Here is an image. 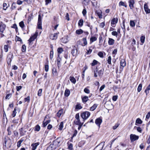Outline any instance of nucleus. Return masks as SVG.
<instances>
[{
  "mask_svg": "<svg viewBox=\"0 0 150 150\" xmlns=\"http://www.w3.org/2000/svg\"><path fill=\"white\" fill-rule=\"evenodd\" d=\"M90 113L88 111H85L81 114V117L83 119V121L87 119L90 116Z\"/></svg>",
  "mask_w": 150,
  "mask_h": 150,
  "instance_id": "nucleus-1",
  "label": "nucleus"
},
{
  "mask_svg": "<svg viewBox=\"0 0 150 150\" xmlns=\"http://www.w3.org/2000/svg\"><path fill=\"white\" fill-rule=\"evenodd\" d=\"M139 137L135 134H131L130 135V139L131 142H132L138 139Z\"/></svg>",
  "mask_w": 150,
  "mask_h": 150,
  "instance_id": "nucleus-2",
  "label": "nucleus"
},
{
  "mask_svg": "<svg viewBox=\"0 0 150 150\" xmlns=\"http://www.w3.org/2000/svg\"><path fill=\"white\" fill-rule=\"evenodd\" d=\"M60 142V140L59 138H57L56 140L54 141L53 142V144L54 146V148L59 146V143Z\"/></svg>",
  "mask_w": 150,
  "mask_h": 150,
  "instance_id": "nucleus-3",
  "label": "nucleus"
},
{
  "mask_svg": "<svg viewBox=\"0 0 150 150\" xmlns=\"http://www.w3.org/2000/svg\"><path fill=\"white\" fill-rule=\"evenodd\" d=\"M42 19L41 15L40 14L38 15V29H42Z\"/></svg>",
  "mask_w": 150,
  "mask_h": 150,
  "instance_id": "nucleus-4",
  "label": "nucleus"
},
{
  "mask_svg": "<svg viewBox=\"0 0 150 150\" xmlns=\"http://www.w3.org/2000/svg\"><path fill=\"white\" fill-rule=\"evenodd\" d=\"M72 48L71 50V53L73 56H76L77 55V50L76 47L74 46L72 47Z\"/></svg>",
  "mask_w": 150,
  "mask_h": 150,
  "instance_id": "nucleus-5",
  "label": "nucleus"
},
{
  "mask_svg": "<svg viewBox=\"0 0 150 150\" xmlns=\"http://www.w3.org/2000/svg\"><path fill=\"white\" fill-rule=\"evenodd\" d=\"M38 33L36 32L28 40L29 44H30L38 36Z\"/></svg>",
  "mask_w": 150,
  "mask_h": 150,
  "instance_id": "nucleus-6",
  "label": "nucleus"
},
{
  "mask_svg": "<svg viewBox=\"0 0 150 150\" xmlns=\"http://www.w3.org/2000/svg\"><path fill=\"white\" fill-rule=\"evenodd\" d=\"M19 130L20 134L21 136L25 135L27 131V130L23 128H21Z\"/></svg>",
  "mask_w": 150,
  "mask_h": 150,
  "instance_id": "nucleus-7",
  "label": "nucleus"
},
{
  "mask_svg": "<svg viewBox=\"0 0 150 150\" xmlns=\"http://www.w3.org/2000/svg\"><path fill=\"white\" fill-rule=\"evenodd\" d=\"M6 26L3 23H0V32L2 33L4 32V31L5 29Z\"/></svg>",
  "mask_w": 150,
  "mask_h": 150,
  "instance_id": "nucleus-8",
  "label": "nucleus"
},
{
  "mask_svg": "<svg viewBox=\"0 0 150 150\" xmlns=\"http://www.w3.org/2000/svg\"><path fill=\"white\" fill-rule=\"evenodd\" d=\"M118 18H114L111 21V26L113 27H115V25L117 23Z\"/></svg>",
  "mask_w": 150,
  "mask_h": 150,
  "instance_id": "nucleus-9",
  "label": "nucleus"
},
{
  "mask_svg": "<svg viewBox=\"0 0 150 150\" xmlns=\"http://www.w3.org/2000/svg\"><path fill=\"white\" fill-rule=\"evenodd\" d=\"M102 122V120L100 118L96 119L95 121L96 124L99 127V128Z\"/></svg>",
  "mask_w": 150,
  "mask_h": 150,
  "instance_id": "nucleus-10",
  "label": "nucleus"
},
{
  "mask_svg": "<svg viewBox=\"0 0 150 150\" xmlns=\"http://www.w3.org/2000/svg\"><path fill=\"white\" fill-rule=\"evenodd\" d=\"M144 10L146 13H150V10L148 8V5L146 3H145L144 4Z\"/></svg>",
  "mask_w": 150,
  "mask_h": 150,
  "instance_id": "nucleus-11",
  "label": "nucleus"
},
{
  "mask_svg": "<svg viewBox=\"0 0 150 150\" xmlns=\"http://www.w3.org/2000/svg\"><path fill=\"white\" fill-rule=\"evenodd\" d=\"M40 143L39 142L32 144L31 146L32 147V150H35L37 148V146Z\"/></svg>",
  "mask_w": 150,
  "mask_h": 150,
  "instance_id": "nucleus-12",
  "label": "nucleus"
},
{
  "mask_svg": "<svg viewBox=\"0 0 150 150\" xmlns=\"http://www.w3.org/2000/svg\"><path fill=\"white\" fill-rule=\"evenodd\" d=\"M129 6L130 8L132 9L134 8V0H130L129 1Z\"/></svg>",
  "mask_w": 150,
  "mask_h": 150,
  "instance_id": "nucleus-13",
  "label": "nucleus"
},
{
  "mask_svg": "<svg viewBox=\"0 0 150 150\" xmlns=\"http://www.w3.org/2000/svg\"><path fill=\"white\" fill-rule=\"evenodd\" d=\"M120 65L121 67L123 68L126 65V63L124 59H122L121 60L120 62ZM123 69V68H122V70Z\"/></svg>",
  "mask_w": 150,
  "mask_h": 150,
  "instance_id": "nucleus-14",
  "label": "nucleus"
},
{
  "mask_svg": "<svg viewBox=\"0 0 150 150\" xmlns=\"http://www.w3.org/2000/svg\"><path fill=\"white\" fill-rule=\"evenodd\" d=\"M57 33H55L54 34H51L50 35V38L52 40H56L57 38Z\"/></svg>",
  "mask_w": 150,
  "mask_h": 150,
  "instance_id": "nucleus-15",
  "label": "nucleus"
},
{
  "mask_svg": "<svg viewBox=\"0 0 150 150\" xmlns=\"http://www.w3.org/2000/svg\"><path fill=\"white\" fill-rule=\"evenodd\" d=\"M94 72V76L95 77H97L98 75L97 74H98V69L97 67H96L93 71Z\"/></svg>",
  "mask_w": 150,
  "mask_h": 150,
  "instance_id": "nucleus-16",
  "label": "nucleus"
},
{
  "mask_svg": "<svg viewBox=\"0 0 150 150\" xmlns=\"http://www.w3.org/2000/svg\"><path fill=\"white\" fill-rule=\"evenodd\" d=\"M109 40L108 41V44L109 45H112L114 43L115 40L114 39L111 38H109Z\"/></svg>",
  "mask_w": 150,
  "mask_h": 150,
  "instance_id": "nucleus-17",
  "label": "nucleus"
},
{
  "mask_svg": "<svg viewBox=\"0 0 150 150\" xmlns=\"http://www.w3.org/2000/svg\"><path fill=\"white\" fill-rule=\"evenodd\" d=\"M98 105L96 104H94L93 106L90 108V110L91 111H94L97 107Z\"/></svg>",
  "mask_w": 150,
  "mask_h": 150,
  "instance_id": "nucleus-18",
  "label": "nucleus"
},
{
  "mask_svg": "<svg viewBox=\"0 0 150 150\" xmlns=\"http://www.w3.org/2000/svg\"><path fill=\"white\" fill-rule=\"evenodd\" d=\"M69 80L71 81L74 84H75L76 83V80L73 76H70L69 77Z\"/></svg>",
  "mask_w": 150,
  "mask_h": 150,
  "instance_id": "nucleus-19",
  "label": "nucleus"
},
{
  "mask_svg": "<svg viewBox=\"0 0 150 150\" xmlns=\"http://www.w3.org/2000/svg\"><path fill=\"white\" fill-rule=\"evenodd\" d=\"M88 100V97L87 96H85L82 98V101L84 103H86Z\"/></svg>",
  "mask_w": 150,
  "mask_h": 150,
  "instance_id": "nucleus-20",
  "label": "nucleus"
},
{
  "mask_svg": "<svg viewBox=\"0 0 150 150\" xmlns=\"http://www.w3.org/2000/svg\"><path fill=\"white\" fill-rule=\"evenodd\" d=\"M74 122L75 124L77 125H81L82 124H83V123H81L80 122V119L76 120H75L74 121Z\"/></svg>",
  "mask_w": 150,
  "mask_h": 150,
  "instance_id": "nucleus-21",
  "label": "nucleus"
},
{
  "mask_svg": "<svg viewBox=\"0 0 150 150\" xmlns=\"http://www.w3.org/2000/svg\"><path fill=\"white\" fill-rule=\"evenodd\" d=\"M98 64H100L99 62L97 60L94 59L93 60V62L91 64L92 66H93L97 65Z\"/></svg>",
  "mask_w": 150,
  "mask_h": 150,
  "instance_id": "nucleus-22",
  "label": "nucleus"
},
{
  "mask_svg": "<svg viewBox=\"0 0 150 150\" xmlns=\"http://www.w3.org/2000/svg\"><path fill=\"white\" fill-rule=\"evenodd\" d=\"M70 91L68 89H66L64 92V95L65 96H68L70 94Z\"/></svg>",
  "mask_w": 150,
  "mask_h": 150,
  "instance_id": "nucleus-23",
  "label": "nucleus"
},
{
  "mask_svg": "<svg viewBox=\"0 0 150 150\" xmlns=\"http://www.w3.org/2000/svg\"><path fill=\"white\" fill-rule=\"evenodd\" d=\"M103 72L104 69H101L98 71V75H99V76H101L103 75Z\"/></svg>",
  "mask_w": 150,
  "mask_h": 150,
  "instance_id": "nucleus-24",
  "label": "nucleus"
},
{
  "mask_svg": "<svg viewBox=\"0 0 150 150\" xmlns=\"http://www.w3.org/2000/svg\"><path fill=\"white\" fill-rule=\"evenodd\" d=\"M76 33L78 35H80L83 33V31L82 29H79L77 30L76 31Z\"/></svg>",
  "mask_w": 150,
  "mask_h": 150,
  "instance_id": "nucleus-25",
  "label": "nucleus"
},
{
  "mask_svg": "<svg viewBox=\"0 0 150 150\" xmlns=\"http://www.w3.org/2000/svg\"><path fill=\"white\" fill-rule=\"evenodd\" d=\"M103 53L105 54L103 52H99L98 53V55L100 57L103 58Z\"/></svg>",
  "mask_w": 150,
  "mask_h": 150,
  "instance_id": "nucleus-26",
  "label": "nucleus"
},
{
  "mask_svg": "<svg viewBox=\"0 0 150 150\" xmlns=\"http://www.w3.org/2000/svg\"><path fill=\"white\" fill-rule=\"evenodd\" d=\"M83 20L82 19H80L78 22V25L80 27L82 26L83 24Z\"/></svg>",
  "mask_w": 150,
  "mask_h": 150,
  "instance_id": "nucleus-27",
  "label": "nucleus"
},
{
  "mask_svg": "<svg viewBox=\"0 0 150 150\" xmlns=\"http://www.w3.org/2000/svg\"><path fill=\"white\" fill-rule=\"evenodd\" d=\"M40 129V127L38 125H36L35 127V131H39Z\"/></svg>",
  "mask_w": 150,
  "mask_h": 150,
  "instance_id": "nucleus-28",
  "label": "nucleus"
},
{
  "mask_svg": "<svg viewBox=\"0 0 150 150\" xmlns=\"http://www.w3.org/2000/svg\"><path fill=\"white\" fill-rule=\"evenodd\" d=\"M50 122V120H48L47 121H46V122H44V121H43V127H45L46 125H47Z\"/></svg>",
  "mask_w": 150,
  "mask_h": 150,
  "instance_id": "nucleus-29",
  "label": "nucleus"
},
{
  "mask_svg": "<svg viewBox=\"0 0 150 150\" xmlns=\"http://www.w3.org/2000/svg\"><path fill=\"white\" fill-rule=\"evenodd\" d=\"M63 109L59 110L57 113V116L58 117H59L62 115L63 113Z\"/></svg>",
  "mask_w": 150,
  "mask_h": 150,
  "instance_id": "nucleus-30",
  "label": "nucleus"
},
{
  "mask_svg": "<svg viewBox=\"0 0 150 150\" xmlns=\"http://www.w3.org/2000/svg\"><path fill=\"white\" fill-rule=\"evenodd\" d=\"M61 61V58H59L58 59H57V64L58 67H59L61 66L60 62Z\"/></svg>",
  "mask_w": 150,
  "mask_h": 150,
  "instance_id": "nucleus-31",
  "label": "nucleus"
},
{
  "mask_svg": "<svg viewBox=\"0 0 150 150\" xmlns=\"http://www.w3.org/2000/svg\"><path fill=\"white\" fill-rule=\"evenodd\" d=\"M64 126V123L63 122H61L59 126V129L60 130H62L63 129Z\"/></svg>",
  "mask_w": 150,
  "mask_h": 150,
  "instance_id": "nucleus-32",
  "label": "nucleus"
},
{
  "mask_svg": "<svg viewBox=\"0 0 150 150\" xmlns=\"http://www.w3.org/2000/svg\"><path fill=\"white\" fill-rule=\"evenodd\" d=\"M145 37L144 36H142L140 37V41L142 43H143L145 41Z\"/></svg>",
  "mask_w": 150,
  "mask_h": 150,
  "instance_id": "nucleus-33",
  "label": "nucleus"
},
{
  "mask_svg": "<svg viewBox=\"0 0 150 150\" xmlns=\"http://www.w3.org/2000/svg\"><path fill=\"white\" fill-rule=\"evenodd\" d=\"M57 53L61 54L63 51V49L62 47H59L57 49Z\"/></svg>",
  "mask_w": 150,
  "mask_h": 150,
  "instance_id": "nucleus-34",
  "label": "nucleus"
},
{
  "mask_svg": "<svg viewBox=\"0 0 150 150\" xmlns=\"http://www.w3.org/2000/svg\"><path fill=\"white\" fill-rule=\"evenodd\" d=\"M9 6L8 5V6H7V4L5 3H4L3 4V9L5 10H6Z\"/></svg>",
  "mask_w": 150,
  "mask_h": 150,
  "instance_id": "nucleus-35",
  "label": "nucleus"
},
{
  "mask_svg": "<svg viewBox=\"0 0 150 150\" xmlns=\"http://www.w3.org/2000/svg\"><path fill=\"white\" fill-rule=\"evenodd\" d=\"M130 25L131 27H134L135 25V22L131 20L130 22Z\"/></svg>",
  "mask_w": 150,
  "mask_h": 150,
  "instance_id": "nucleus-36",
  "label": "nucleus"
},
{
  "mask_svg": "<svg viewBox=\"0 0 150 150\" xmlns=\"http://www.w3.org/2000/svg\"><path fill=\"white\" fill-rule=\"evenodd\" d=\"M23 140L21 139L18 142L17 146L18 147H19L21 145V144L23 142Z\"/></svg>",
  "mask_w": 150,
  "mask_h": 150,
  "instance_id": "nucleus-37",
  "label": "nucleus"
},
{
  "mask_svg": "<svg viewBox=\"0 0 150 150\" xmlns=\"http://www.w3.org/2000/svg\"><path fill=\"white\" fill-rule=\"evenodd\" d=\"M142 120L139 118H138L136 120V123L141 124L142 123Z\"/></svg>",
  "mask_w": 150,
  "mask_h": 150,
  "instance_id": "nucleus-38",
  "label": "nucleus"
},
{
  "mask_svg": "<svg viewBox=\"0 0 150 150\" xmlns=\"http://www.w3.org/2000/svg\"><path fill=\"white\" fill-rule=\"evenodd\" d=\"M119 5L120 6H123L126 7L127 6V5L126 4H125V3L122 1H121L119 2Z\"/></svg>",
  "mask_w": 150,
  "mask_h": 150,
  "instance_id": "nucleus-39",
  "label": "nucleus"
},
{
  "mask_svg": "<svg viewBox=\"0 0 150 150\" xmlns=\"http://www.w3.org/2000/svg\"><path fill=\"white\" fill-rule=\"evenodd\" d=\"M142 87V85L141 84H140L138 87L137 88V91L139 92L141 90Z\"/></svg>",
  "mask_w": 150,
  "mask_h": 150,
  "instance_id": "nucleus-40",
  "label": "nucleus"
},
{
  "mask_svg": "<svg viewBox=\"0 0 150 150\" xmlns=\"http://www.w3.org/2000/svg\"><path fill=\"white\" fill-rule=\"evenodd\" d=\"M82 108V107L80 104H77L76 106V109H80Z\"/></svg>",
  "mask_w": 150,
  "mask_h": 150,
  "instance_id": "nucleus-41",
  "label": "nucleus"
},
{
  "mask_svg": "<svg viewBox=\"0 0 150 150\" xmlns=\"http://www.w3.org/2000/svg\"><path fill=\"white\" fill-rule=\"evenodd\" d=\"M19 26L22 28H24V27L25 25L24 23V22L23 21H21L19 23Z\"/></svg>",
  "mask_w": 150,
  "mask_h": 150,
  "instance_id": "nucleus-42",
  "label": "nucleus"
},
{
  "mask_svg": "<svg viewBox=\"0 0 150 150\" xmlns=\"http://www.w3.org/2000/svg\"><path fill=\"white\" fill-rule=\"evenodd\" d=\"M8 45H5L4 47V50L5 52H7L8 51Z\"/></svg>",
  "mask_w": 150,
  "mask_h": 150,
  "instance_id": "nucleus-43",
  "label": "nucleus"
},
{
  "mask_svg": "<svg viewBox=\"0 0 150 150\" xmlns=\"http://www.w3.org/2000/svg\"><path fill=\"white\" fill-rule=\"evenodd\" d=\"M97 38L95 37H93L90 38V41L91 42H93L97 40Z\"/></svg>",
  "mask_w": 150,
  "mask_h": 150,
  "instance_id": "nucleus-44",
  "label": "nucleus"
},
{
  "mask_svg": "<svg viewBox=\"0 0 150 150\" xmlns=\"http://www.w3.org/2000/svg\"><path fill=\"white\" fill-rule=\"evenodd\" d=\"M84 91L85 92V93L87 94L89 93L90 92L89 90L86 88H85L84 89Z\"/></svg>",
  "mask_w": 150,
  "mask_h": 150,
  "instance_id": "nucleus-45",
  "label": "nucleus"
},
{
  "mask_svg": "<svg viewBox=\"0 0 150 150\" xmlns=\"http://www.w3.org/2000/svg\"><path fill=\"white\" fill-rule=\"evenodd\" d=\"M16 108H15L13 111V113L12 114V116L13 117H14L16 115Z\"/></svg>",
  "mask_w": 150,
  "mask_h": 150,
  "instance_id": "nucleus-46",
  "label": "nucleus"
},
{
  "mask_svg": "<svg viewBox=\"0 0 150 150\" xmlns=\"http://www.w3.org/2000/svg\"><path fill=\"white\" fill-rule=\"evenodd\" d=\"M53 50L52 49V50L50 52V58L51 59H52L53 57Z\"/></svg>",
  "mask_w": 150,
  "mask_h": 150,
  "instance_id": "nucleus-47",
  "label": "nucleus"
},
{
  "mask_svg": "<svg viewBox=\"0 0 150 150\" xmlns=\"http://www.w3.org/2000/svg\"><path fill=\"white\" fill-rule=\"evenodd\" d=\"M26 47L25 45H23L22 47V52H24L26 50Z\"/></svg>",
  "mask_w": 150,
  "mask_h": 150,
  "instance_id": "nucleus-48",
  "label": "nucleus"
},
{
  "mask_svg": "<svg viewBox=\"0 0 150 150\" xmlns=\"http://www.w3.org/2000/svg\"><path fill=\"white\" fill-rule=\"evenodd\" d=\"M7 130L8 132V135H10L11 134V130L10 127H9L8 128Z\"/></svg>",
  "mask_w": 150,
  "mask_h": 150,
  "instance_id": "nucleus-49",
  "label": "nucleus"
},
{
  "mask_svg": "<svg viewBox=\"0 0 150 150\" xmlns=\"http://www.w3.org/2000/svg\"><path fill=\"white\" fill-rule=\"evenodd\" d=\"M111 58L110 56H109L108 57V59L107 60L109 64H111Z\"/></svg>",
  "mask_w": 150,
  "mask_h": 150,
  "instance_id": "nucleus-50",
  "label": "nucleus"
},
{
  "mask_svg": "<svg viewBox=\"0 0 150 150\" xmlns=\"http://www.w3.org/2000/svg\"><path fill=\"white\" fill-rule=\"evenodd\" d=\"M120 124L119 123H117L115 124V125L113 127V129H116L119 125Z\"/></svg>",
  "mask_w": 150,
  "mask_h": 150,
  "instance_id": "nucleus-51",
  "label": "nucleus"
},
{
  "mask_svg": "<svg viewBox=\"0 0 150 150\" xmlns=\"http://www.w3.org/2000/svg\"><path fill=\"white\" fill-rule=\"evenodd\" d=\"M42 90L41 89H39L38 92V95L39 96H41V93L42 92Z\"/></svg>",
  "mask_w": 150,
  "mask_h": 150,
  "instance_id": "nucleus-52",
  "label": "nucleus"
},
{
  "mask_svg": "<svg viewBox=\"0 0 150 150\" xmlns=\"http://www.w3.org/2000/svg\"><path fill=\"white\" fill-rule=\"evenodd\" d=\"M112 35L116 36V37L117 36L118 34L117 32L115 31H113L112 32Z\"/></svg>",
  "mask_w": 150,
  "mask_h": 150,
  "instance_id": "nucleus-53",
  "label": "nucleus"
},
{
  "mask_svg": "<svg viewBox=\"0 0 150 150\" xmlns=\"http://www.w3.org/2000/svg\"><path fill=\"white\" fill-rule=\"evenodd\" d=\"M11 94L10 93L7 95L6 96L5 98L6 99H9L11 97Z\"/></svg>",
  "mask_w": 150,
  "mask_h": 150,
  "instance_id": "nucleus-54",
  "label": "nucleus"
},
{
  "mask_svg": "<svg viewBox=\"0 0 150 150\" xmlns=\"http://www.w3.org/2000/svg\"><path fill=\"white\" fill-rule=\"evenodd\" d=\"M77 130H75L74 132V134H73V135L72 137H71V138H72L76 136V135L77 134Z\"/></svg>",
  "mask_w": 150,
  "mask_h": 150,
  "instance_id": "nucleus-55",
  "label": "nucleus"
},
{
  "mask_svg": "<svg viewBox=\"0 0 150 150\" xmlns=\"http://www.w3.org/2000/svg\"><path fill=\"white\" fill-rule=\"evenodd\" d=\"M68 149L70 150L73 149V144H70L68 147Z\"/></svg>",
  "mask_w": 150,
  "mask_h": 150,
  "instance_id": "nucleus-56",
  "label": "nucleus"
},
{
  "mask_svg": "<svg viewBox=\"0 0 150 150\" xmlns=\"http://www.w3.org/2000/svg\"><path fill=\"white\" fill-rule=\"evenodd\" d=\"M83 44L84 45H86L87 44V41L86 38H83Z\"/></svg>",
  "mask_w": 150,
  "mask_h": 150,
  "instance_id": "nucleus-57",
  "label": "nucleus"
},
{
  "mask_svg": "<svg viewBox=\"0 0 150 150\" xmlns=\"http://www.w3.org/2000/svg\"><path fill=\"white\" fill-rule=\"evenodd\" d=\"M45 70L46 72L48 71L49 66L48 65H45Z\"/></svg>",
  "mask_w": 150,
  "mask_h": 150,
  "instance_id": "nucleus-58",
  "label": "nucleus"
},
{
  "mask_svg": "<svg viewBox=\"0 0 150 150\" xmlns=\"http://www.w3.org/2000/svg\"><path fill=\"white\" fill-rule=\"evenodd\" d=\"M97 14L98 15L99 18H102V15L101 14V12H99L97 13Z\"/></svg>",
  "mask_w": 150,
  "mask_h": 150,
  "instance_id": "nucleus-59",
  "label": "nucleus"
},
{
  "mask_svg": "<svg viewBox=\"0 0 150 150\" xmlns=\"http://www.w3.org/2000/svg\"><path fill=\"white\" fill-rule=\"evenodd\" d=\"M105 85H103L102 86H101V87H100L99 91H102L105 88Z\"/></svg>",
  "mask_w": 150,
  "mask_h": 150,
  "instance_id": "nucleus-60",
  "label": "nucleus"
},
{
  "mask_svg": "<svg viewBox=\"0 0 150 150\" xmlns=\"http://www.w3.org/2000/svg\"><path fill=\"white\" fill-rule=\"evenodd\" d=\"M75 117L76 120L79 119V113H77Z\"/></svg>",
  "mask_w": 150,
  "mask_h": 150,
  "instance_id": "nucleus-61",
  "label": "nucleus"
},
{
  "mask_svg": "<svg viewBox=\"0 0 150 150\" xmlns=\"http://www.w3.org/2000/svg\"><path fill=\"white\" fill-rule=\"evenodd\" d=\"M117 96H114L112 97V100L114 101H115L117 100Z\"/></svg>",
  "mask_w": 150,
  "mask_h": 150,
  "instance_id": "nucleus-62",
  "label": "nucleus"
},
{
  "mask_svg": "<svg viewBox=\"0 0 150 150\" xmlns=\"http://www.w3.org/2000/svg\"><path fill=\"white\" fill-rule=\"evenodd\" d=\"M82 13L83 16H85V15L86 14V10L85 9H83V10Z\"/></svg>",
  "mask_w": 150,
  "mask_h": 150,
  "instance_id": "nucleus-63",
  "label": "nucleus"
},
{
  "mask_svg": "<svg viewBox=\"0 0 150 150\" xmlns=\"http://www.w3.org/2000/svg\"><path fill=\"white\" fill-rule=\"evenodd\" d=\"M150 117V111L148 112L146 116V118L149 119Z\"/></svg>",
  "mask_w": 150,
  "mask_h": 150,
  "instance_id": "nucleus-64",
  "label": "nucleus"
}]
</instances>
